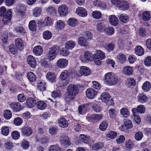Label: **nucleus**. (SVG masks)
Here are the masks:
<instances>
[{"mask_svg": "<svg viewBox=\"0 0 151 151\" xmlns=\"http://www.w3.org/2000/svg\"><path fill=\"white\" fill-rule=\"evenodd\" d=\"M104 82L108 86L116 85L118 83L119 79L118 77L111 72L106 73L104 76Z\"/></svg>", "mask_w": 151, "mask_h": 151, "instance_id": "f257e3e1", "label": "nucleus"}, {"mask_svg": "<svg viewBox=\"0 0 151 151\" xmlns=\"http://www.w3.org/2000/svg\"><path fill=\"white\" fill-rule=\"evenodd\" d=\"M60 48L59 46H55L49 49L47 52V57L50 60H53L55 59L57 55L56 51Z\"/></svg>", "mask_w": 151, "mask_h": 151, "instance_id": "f03ea898", "label": "nucleus"}, {"mask_svg": "<svg viewBox=\"0 0 151 151\" xmlns=\"http://www.w3.org/2000/svg\"><path fill=\"white\" fill-rule=\"evenodd\" d=\"M102 118L103 115L95 114L91 115H88L86 116V119L90 122H95L101 119Z\"/></svg>", "mask_w": 151, "mask_h": 151, "instance_id": "7ed1b4c3", "label": "nucleus"}, {"mask_svg": "<svg viewBox=\"0 0 151 151\" xmlns=\"http://www.w3.org/2000/svg\"><path fill=\"white\" fill-rule=\"evenodd\" d=\"M78 91V87L76 85L70 84L68 87V93L71 96H74L76 95Z\"/></svg>", "mask_w": 151, "mask_h": 151, "instance_id": "20e7f679", "label": "nucleus"}, {"mask_svg": "<svg viewBox=\"0 0 151 151\" xmlns=\"http://www.w3.org/2000/svg\"><path fill=\"white\" fill-rule=\"evenodd\" d=\"M91 73V70L85 66H81L79 72L77 73V75L79 77L82 75L87 76Z\"/></svg>", "mask_w": 151, "mask_h": 151, "instance_id": "39448f33", "label": "nucleus"}, {"mask_svg": "<svg viewBox=\"0 0 151 151\" xmlns=\"http://www.w3.org/2000/svg\"><path fill=\"white\" fill-rule=\"evenodd\" d=\"M110 96L109 94L107 92L102 93L101 95L100 98L101 101L104 102H107L108 105H111L113 103V101L112 100H110V103L108 102H109Z\"/></svg>", "mask_w": 151, "mask_h": 151, "instance_id": "423d86ee", "label": "nucleus"}, {"mask_svg": "<svg viewBox=\"0 0 151 151\" xmlns=\"http://www.w3.org/2000/svg\"><path fill=\"white\" fill-rule=\"evenodd\" d=\"M68 10L67 6L63 4L59 7L58 12L61 17H64L67 14Z\"/></svg>", "mask_w": 151, "mask_h": 151, "instance_id": "0eeeda50", "label": "nucleus"}, {"mask_svg": "<svg viewBox=\"0 0 151 151\" xmlns=\"http://www.w3.org/2000/svg\"><path fill=\"white\" fill-rule=\"evenodd\" d=\"M12 13L11 9L7 11L2 19V22L4 24H6L10 22L12 16Z\"/></svg>", "mask_w": 151, "mask_h": 151, "instance_id": "6e6552de", "label": "nucleus"}, {"mask_svg": "<svg viewBox=\"0 0 151 151\" xmlns=\"http://www.w3.org/2000/svg\"><path fill=\"white\" fill-rule=\"evenodd\" d=\"M32 129L29 127L24 126L21 129V134L24 136H29L32 134Z\"/></svg>", "mask_w": 151, "mask_h": 151, "instance_id": "1a4fd4ad", "label": "nucleus"}, {"mask_svg": "<svg viewBox=\"0 0 151 151\" xmlns=\"http://www.w3.org/2000/svg\"><path fill=\"white\" fill-rule=\"evenodd\" d=\"M25 10V7L24 4H19L17 7V14L21 17L24 16Z\"/></svg>", "mask_w": 151, "mask_h": 151, "instance_id": "9d476101", "label": "nucleus"}, {"mask_svg": "<svg viewBox=\"0 0 151 151\" xmlns=\"http://www.w3.org/2000/svg\"><path fill=\"white\" fill-rule=\"evenodd\" d=\"M86 97L89 99H93L97 95V92L93 89L89 88L87 89L86 92Z\"/></svg>", "mask_w": 151, "mask_h": 151, "instance_id": "9b49d317", "label": "nucleus"}, {"mask_svg": "<svg viewBox=\"0 0 151 151\" xmlns=\"http://www.w3.org/2000/svg\"><path fill=\"white\" fill-rule=\"evenodd\" d=\"M68 64V60L64 58H60L58 60L57 63V65L58 67L60 68H63L66 67Z\"/></svg>", "mask_w": 151, "mask_h": 151, "instance_id": "f8f14e48", "label": "nucleus"}, {"mask_svg": "<svg viewBox=\"0 0 151 151\" xmlns=\"http://www.w3.org/2000/svg\"><path fill=\"white\" fill-rule=\"evenodd\" d=\"M124 124L122 126L123 129H122V131H126L128 129L131 128L132 127V122L130 120L128 119H124Z\"/></svg>", "mask_w": 151, "mask_h": 151, "instance_id": "ddd939ff", "label": "nucleus"}, {"mask_svg": "<svg viewBox=\"0 0 151 151\" xmlns=\"http://www.w3.org/2000/svg\"><path fill=\"white\" fill-rule=\"evenodd\" d=\"M145 111V107L142 105H138L137 108H133L132 110V112L136 114H144Z\"/></svg>", "mask_w": 151, "mask_h": 151, "instance_id": "4468645a", "label": "nucleus"}, {"mask_svg": "<svg viewBox=\"0 0 151 151\" xmlns=\"http://www.w3.org/2000/svg\"><path fill=\"white\" fill-rule=\"evenodd\" d=\"M118 6L119 9L122 11L127 10L129 7V3L127 1H121Z\"/></svg>", "mask_w": 151, "mask_h": 151, "instance_id": "2eb2a0df", "label": "nucleus"}, {"mask_svg": "<svg viewBox=\"0 0 151 151\" xmlns=\"http://www.w3.org/2000/svg\"><path fill=\"white\" fill-rule=\"evenodd\" d=\"M46 78L48 80L52 83L56 82V76L53 72L47 73L46 75Z\"/></svg>", "mask_w": 151, "mask_h": 151, "instance_id": "dca6fc26", "label": "nucleus"}, {"mask_svg": "<svg viewBox=\"0 0 151 151\" xmlns=\"http://www.w3.org/2000/svg\"><path fill=\"white\" fill-rule=\"evenodd\" d=\"M27 62L32 68H34L37 65V62L34 58L32 55L28 56L27 58Z\"/></svg>", "mask_w": 151, "mask_h": 151, "instance_id": "f3484780", "label": "nucleus"}, {"mask_svg": "<svg viewBox=\"0 0 151 151\" xmlns=\"http://www.w3.org/2000/svg\"><path fill=\"white\" fill-rule=\"evenodd\" d=\"M15 46L18 50L22 51L24 48V45L23 41L20 38H17L15 40Z\"/></svg>", "mask_w": 151, "mask_h": 151, "instance_id": "a211bd4d", "label": "nucleus"}, {"mask_svg": "<svg viewBox=\"0 0 151 151\" xmlns=\"http://www.w3.org/2000/svg\"><path fill=\"white\" fill-rule=\"evenodd\" d=\"M60 142L62 145H70V140L68 136L62 135L60 139Z\"/></svg>", "mask_w": 151, "mask_h": 151, "instance_id": "6ab92c4d", "label": "nucleus"}, {"mask_svg": "<svg viewBox=\"0 0 151 151\" xmlns=\"http://www.w3.org/2000/svg\"><path fill=\"white\" fill-rule=\"evenodd\" d=\"M109 20L110 24L113 26H116L118 24V18L115 15H110L109 18Z\"/></svg>", "mask_w": 151, "mask_h": 151, "instance_id": "aec40b11", "label": "nucleus"}, {"mask_svg": "<svg viewBox=\"0 0 151 151\" xmlns=\"http://www.w3.org/2000/svg\"><path fill=\"white\" fill-rule=\"evenodd\" d=\"M78 43L79 45L83 47H88L89 44L87 39L82 36L80 37L78 39Z\"/></svg>", "mask_w": 151, "mask_h": 151, "instance_id": "412c9836", "label": "nucleus"}, {"mask_svg": "<svg viewBox=\"0 0 151 151\" xmlns=\"http://www.w3.org/2000/svg\"><path fill=\"white\" fill-rule=\"evenodd\" d=\"M76 12L78 15L82 17H85L87 14L86 10L82 7H78L76 9Z\"/></svg>", "mask_w": 151, "mask_h": 151, "instance_id": "4be33fe9", "label": "nucleus"}, {"mask_svg": "<svg viewBox=\"0 0 151 151\" xmlns=\"http://www.w3.org/2000/svg\"><path fill=\"white\" fill-rule=\"evenodd\" d=\"M10 106L14 111L18 112L21 109V106L19 102H13L10 104Z\"/></svg>", "mask_w": 151, "mask_h": 151, "instance_id": "5701e85b", "label": "nucleus"}, {"mask_svg": "<svg viewBox=\"0 0 151 151\" xmlns=\"http://www.w3.org/2000/svg\"><path fill=\"white\" fill-rule=\"evenodd\" d=\"M58 122L59 126L61 127L65 128L68 126V122L64 117H61L59 119Z\"/></svg>", "mask_w": 151, "mask_h": 151, "instance_id": "b1692460", "label": "nucleus"}, {"mask_svg": "<svg viewBox=\"0 0 151 151\" xmlns=\"http://www.w3.org/2000/svg\"><path fill=\"white\" fill-rule=\"evenodd\" d=\"M142 16L143 20L145 22L149 21L151 18L150 12L147 11H144L142 14Z\"/></svg>", "mask_w": 151, "mask_h": 151, "instance_id": "393cba45", "label": "nucleus"}, {"mask_svg": "<svg viewBox=\"0 0 151 151\" xmlns=\"http://www.w3.org/2000/svg\"><path fill=\"white\" fill-rule=\"evenodd\" d=\"M36 104V100L33 98L29 97L27 99L26 105L28 107H33L35 106Z\"/></svg>", "mask_w": 151, "mask_h": 151, "instance_id": "a878e982", "label": "nucleus"}, {"mask_svg": "<svg viewBox=\"0 0 151 151\" xmlns=\"http://www.w3.org/2000/svg\"><path fill=\"white\" fill-rule=\"evenodd\" d=\"M133 72V68L130 66H126L123 68V72L126 75H129Z\"/></svg>", "mask_w": 151, "mask_h": 151, "instance_id": "bb28decb", "label": "nucleus"}, {"mask_svg": "<svg viewBox=\"0 0 151 151\" xmlns=\"http://www.w3.org/2000/svg\"><path fill=\"white\" fill-rule=\"evenodd\" d=\"M93 57L98 58L101 60L104 59L106 57L105 53L101 50H96V53L93 55Z\"/></svg>", "mask_w": 151, "mask_h": 151, "instance_id": "cd10ccee", "label": "nucleus"}, {"mask_svg": "<svg viewBox=\"0 0 151 151\" xmlns=\"http://www.w3.org/2000/svg\"><path fill=\"white\" fill-rule=\"evenodd\" d=\"M135 52L136 55L138 56H141L144 54L145 50L141 46L137 45L135 48Z\"/></svg>", "mask_w": 151, "mask_h": 151, "instance_id": "c85d7f7f", "label": "nucleus"}, {"mask_svg": "<svg viewBox=\"0 0 151 151\" xmlns=\"http://www.w3.org/2000/svg\"><path fill=\"white\" fill-rule=\"evenodd\" d=\"M148 98L143 93L139 94L138 96V101L141 103H144L147 101Z\"/></svg>", "mask_w": 151, "mask_h": 151, "instance_id": "c756f323", "label": "nucleus"}, {"mask_svg": "<svg viewBox=\"0 0 151 151\" xmlns=\"http://www.w3.org/2000/svg\"><path fill=\"white\" fill-rule=\"evenodd\" d=\"M43 50L42 47L40 45H37L33 49L34 53L36 55H41Z\"/></svg>", "mask_w": 151, "mask_h": 151, "instance_id": "7c9ffc66", "label": "nucleus"}, {"mask_svg": "<svg viewBox=\"0 0 151 151\" xmlns=\"http://www.w3.org/2000/svg\"><path fill=\"white\" fill-rule=\"evenodd\" d=\"M116 58L119 62L123 64L127 60L125 55L122 53H120L117 56Z\"/></svg>", "mask_w": 151, "mask_h": 151, "instance_id": "2f4dec72", "label": "nucleus"}, {"mask_svg": "<svg viewBox=\"0 0 151 151\" xmlns=\"http://www.w3.org/2000/svg\"><path fill=\"white\" fill-rule=\"evenodd\" d=\"M119 19L122 23H127L129 20V16L126 14H122L119 16Z\"/></svg>", "mask_w": 151, "mask_h": 151, "instance_id": "473e14b6", "label": "nucleus"}, {"mask_svg": "<svg viewBox=\"0 0 151 151\" xmlns=\"http://www.w3.org/2000/svg\"><path fill=\"white\" fill-rule=\"evenodd\" d=\"M117 111L114 108L110 109L109 111L110 117L113 120H115L117 116Z\"/></svg>", "mask_w": 151, "mask_h": 151, "instance_id": "72a5a7b5", "label": "nucleus"}, {"mask_svg": "<svg viewBox=\"0 0 151 151\" xmlns=\"http://www.w3.org/2000/svg\"><path fill=\"white\" fill-rule=\"evenodd\" d=\"M36 22L34 20L30 21L29 24V29L32 31H36L37 28Z\"/></svg>", "mask_w": 151, "mask_h": 151, "instance_id": "f704fd0d", "label": "nucleus"}, {"mask_svg": "<svg viewBox=\"0 0 151 151\" xmlns=\"http://www.w3.org/2000/svg\"><path fill=\"white\" fill-rule=\"evenodd\" d=\"M115 45L112 43H106L104 46L105 49L109 52L113 51Z\"/></svg>", "mask_w": 151, "mask_h": 151, "instance_id": "c9c22d12", "label": "nucleus"}, {"mask_svg": "<svg viewBox=\"0 0 151 151\" xmlns=\"http://www.w3.org/2000/svg\"><path fill=\"white\" fill-rule=\"evenodd\" d=\"M36 104L37 107L40 110L44 109L47 107L46 103L42 101H38Z\"/></svg>", "mask_w": 151, "mask_h": 151, "instance_id": "e433bc0d", "label": "nucleus"}, {"mask_svg": "<svg viewBox=\"0 0 151 151\" xmlns=\"http://www.w3.org/2000/svg\"><path fill=\"white\" fill-rule=\"evenodd\" d=\"M76 45V42L73 40H70L67 42L65 44V46L68 49H71Z\"/></svg>", "mask_w": 151, "mask_h": 151, "instance_id": "4c0bfd02", "label": "nucleus"}, {"mask_svg": "<svg viewBox=\"0 0 151 151\" xmlns=\"http://www.w3.org/2000/svg\"><path fill=\"white\" fill-rule=\"evenodd\" d=\"M27 77L29 80L31 82H34L36 80V76L32 72H29L27 74Z\"/></svg>", "mask_w": 151, "mask_h": 151, "instance_id": "58836bf2", "label": "nucleus"}, {"mask_svg": "<svg viewBox=\"0 0 151 151\" xmlns=\"http://www.w3.org/2000/svg\"><path fill=\"white\" fill-rule=\"evenodd\" d=\"M120 112L121 114L124 117H127L129 116V111L126 108H122L120 110Z\"/></svg>", "mask_w": 151, "mask_h": 151, "instance_id": "ea45409f", "label": "nucleus"}, {"mask_svg": "<svg viewBox=\"0 0 151 151\" xmlns=\"http://www.w3.org/2000/svg\"><path fill=\"white\" fill-rule=\"evenodd\" d=\"M69 76V72L67 70H65L61 72L59 76V78L62 80H64L66 79Z\"/></svg>", "mask_w": 151, "mask_h": 151, "instance_id": "a19ab883", "label": "nucleus"}, {"mask_svg": "<svg viewBox=\"0 0 151 151\" xmlns=\"http://www.w3.org/2000/svg\"><path fill=\"white\" fill-rule=\"evenodd\" d=\"M79 138L80 140L85 143H88L91 142L90 138L84 134H80L79 136Z\"/></svg>", "mask_w": 151, "mask_h": 151, "instance_id": "79ce46f5", "label": "nucleus"}, {"mask_svg": "<svg viewBox=\"0 0 151 151\" xmlns=\"http://www.w3.org/2000/svg\"><path fill=\"white\" fill-rule=\"evenodd\" d=\"M142 88L144 91L147 92L151 88V84L149 82L146 81L143 83Z\"/></svg>", "mask_w": 151, "mask_h": 151, "instance_id": "37998d69", "label": "nucleus"}, {"mask_svg": "<svg viewBox=\"0 0 151 151\" xmlns=\"http://www.w3.org/2000/svg\"><path fill=\"white\" fill-rule=\"evenodd\" d=\"M68 24L71 27H74L78 24V20L74 18H70L69 19L68 21Z\"/></svg>", "mask_w": 151, "mask_h": 151, "instance_id": "c03bdc74", "label": "nucleus"}, {"mask_svg": "<svg viewBox=\"0 0 151 151\" xmlns=\"http://www.w3.org/2000/svg\"><path fill=\"white\" fill-rule=\"evenodd\" d=\"M65 25V24L63 21L60 20L56 22L55 27L58 30H60L64 28Z\"/></svg>", "mask_w": 151, "mask_h": 151, "instance_id": "a18cd8bd", "label": "nucleus"}, {"mask_svg": "<svg viewBox=\"0 0 151 151\" xmlns=\"http://www.w3.org/2000/svg\"><path fill=\"white\" fill-rule=\"evenodd\" d=\"M93 55L91 52L88 51H86L84 54V56L86 60L91 61L93 59Z\"/></svg>", "mask_w": 151, "mask_h": 151, "instance_id": "49530a36", "label": "nucleus"}, {"mask_svg": "<svg viewBox=\"0 0 151 151\" xmlns=\"http://www.w3.org/2000/svg\"><path fill=\"white\" fill-rule=\"evenodd\" d=\"M1 134L5 136L8 135L9 133V127L7 126L2 127L1 128Z\"/></svg>", "mask_w": 151, "mask_h": 151, "instance_id": "de8ad7c7", "label": "nucleus"}, {"mask_svg": "<svg viewBox=\"0 0 151 151\" xmlns=\"http://www.w3.org/2000/svg\"><path fill=\"white\" fill-rule=\"evenodd\" d=\"M46 83L44 81H40L37 85V89L41 91H43L46 90L45 85Z\"/></svg>", "mask_w": 151, "mask_h": 151, "instance_id": "09e8293b", "label": "nucleus"}, {"mask_svg": "<svg viewBox=\"0 0 151 151\" xmlns=\"http://www.w3.org/2000/svg\"><path fill=\"white\" fill-rule=\"evenodd\" d=\"M52 36V34L49 30L45 31L43 33V38L46 40H49L51 38Z\"/></svg>", "mask_w": 151, "mask_h": 151, "instance_id": "8fccbe9b", "label": "nucleus"}, {"mask_svg": "<svg viewBox=\"0 0 151 151\" xmlns=\"http://www.w3.org/2000/svg\"><path fill=\"white\" fill-rule=\"evenodd\" d=\"M3 115L4 118L5 119H9L12 117V113L9 110L6 109L4 111Z\"/></svg>", "mask_w": 151, "mask_h": 151, "instance_id": "3c124183", "label": "nucleus"}, {"mask_svg": "<svg viewBox=\"0 0 151 151\" xmlns=\"http://www.w3.org/2000/svg\"><path fill=\"white\" fill-rule=\"evenodd\" d=\"M43 23L45 26H50L53 24V20L50 17H47L45 19Z\"/></svg>", "mask_w": 151, "mask_h": 151, "instance_id": "603ef678", "label": "nucleus"}, {"mask_svg": "<svg viewBox=\"0 0 151 151\" xmlns=\"http://www.w3.org/2000/svg\"><path fill=\"white\" fill-rule=\"evenodd\" d=\"M67 48L65 47L62 48L60 50V53L62 55L64 56H68L70 54V52Z\"/></svg>", "mask_w": 151, "mask_h": 151, "instance_id": "864d4df0", "label": "nucleus"}, {"mask_svg": "<svg viewBox=\"0 0 151 151\" xmlns=\"http://www.w3.org/2000/svg\"><path fill=\"white\" fill-rule=\"evenodd\" d=\"M41 12V9L38 7H36L33 9L32 12L33 16L35 17H37L40 16Z\"/></svg>", "mask_w": 151, "mask_h": 151, "instance_id": "5fc2aeb1", "label": "nucleus"}, {"mask_svg": "<svg viewBox=\"0 0 151 151\" xmlns=\"http://www.w3.org/2000/svg\"><path fill=\"white\" fill-rule=\"evenodd\" d=\"M9 49L12 54H15L17 52L18 49L14 44H12L9 46Z\"/></svg>", "mask_w": 151, "mask_h": 151, "instance_id": "6e6d98bb", "label": "nucleus"}, {"mask_svg": "<svg viewBox=\"0 0 151 151\" xmlns=\"http://www.w3.org/2000/svg\"><path fill=\"white\" fill-rule=\"evenodd\" d=\"M92 17L96 19H99L101 17V13L100 12L98 11H95L92 12Z\"/></svg>", "mask_w": 151, "mask_h": 151, "instance_id": "4d7b16f0", "label": "nucleus"}, {"mask_svg": "<svg viewBox=\"0 0 151 151\" xmlns=\"http://www.w3.org/2000/svg\"><path fill=\"white\" fill-rule=\"evenodd\" d=\"M117 133L115 131H109L107 133L106 136L107 137L111 139H113L117 136Z\"/></svg>", "mask_w": 151, "mask_h": 151, "instance_id": "13d9d810", "label": "nucleus"}, {"mask_svg": "<svg viewBox=\"0 0 151 151\" xmlns=\"http://www.w3.org/2000/svg\"><path fill=\"white\" fill-rule=\"evenodd\" d=\"M97 29L99 31L102 32L105 29V24L102 23H98L97 25Z\"/></svg>", "mask_w": 151, "mask_h": 151, "instance_id": "bf43d9fd", "label": "nucleus"}, {"mask_svg": "<svg viewBox=\"0 0 151 151\" xmlns=\"http://www.w3.org/2000/svg\"><path fill=\"white\" fill-rule=\"evenodd\" d=\"M143 136V134L141 131H138L136 132L134 135V137L135 139L137 141L141 140Z\"/></svg>", "mask_w": 151, "mask_h": 151, "instance_id": "052dcab7", "label": "nucleus"}, {"mask_svg": "<svg viewBox=\"0 0 151 151\" xmlns=\"http://www.w3.org/2000/svg\"><path fill=\"white\" fill-rule=\"evenodd\" d=\"M60 147L58 144L52 145L49 148V151H60Z\"/></svg>", "mask_w": 151, "mask_h": 151, "instance_id": "680f3d73", "label": "nucleus"}, {"mask_svg": "<svg viewBox=\"0 0 151 151\" xmlns=\"http://www.w3.org/2000/svg\"><path fill=\"white\" fill-rule=\"evenodd\" d=\"M14 124L16 126L20 125L23 122V120L22 118L19 117L15 118L13 121Z\"/></svg>", "mask_w": 151, "mask_h": 151, "instance_id": "e2e57ef3", "label": "nucleus"}, {"mask_svg": "<svg viewBox=\"0 0 151 151\" xmlns=\"http://www.w3.org/2000/svg\"><path fill=\"white\" fill-rule=\"evenodd\" d=\"M103 143L99 142L93 145V148L94 150H97L103 147Z\"/></svg>", "mask_w": 151, "mask_h": 151, "instance_id": "0e129e2a", "label": "nucleus"}, {"mask_svg": "<svg viewBox=\"0 0 151 151\" xmlns=\"http://www.w3.org/2000/svg\"><path fill=\"white\" fill-rule=\"evenodd\" d=\"M11 135L12 138L15 140L18 139L20 137V133L17 131H14L12 132Z\"/></svg>", "mask_w": 151, "mask_h": 151, "instance_id": "69168bd1", "label": "nucleus"}, {"mask_svg": "<svg viewBox=\"0 0 151 151\" xmlns=\"http://www.w3.org/2000/svg\"><path fill=\"white\" fill-rule=\"evenodd\" d=\"M125 145L126 147L127 148H131L134 146L133 142L131 139H129L126 141Z\"/></svg>", "mask_w": 151, "mask_h": 151, "instance_id": "338daca9", "label": "nucleus"}, {"mask_svg": "<svg viewBox=\"0 0 151 151\" xmlns=\"http://www.w3.org/2000/svg\"><path fill=\"white\" fill-rule=\"evenodd\" d=\"M108 125V124L106 121H103L99 126L100 129L102 131L105 130L107 128Z\"/></svg>", "mask_w": 151, "mask_h": 151, "instance_id": "774afa93", "label": "nucleus"}]
</instances>
